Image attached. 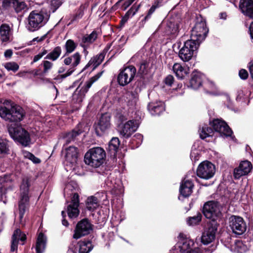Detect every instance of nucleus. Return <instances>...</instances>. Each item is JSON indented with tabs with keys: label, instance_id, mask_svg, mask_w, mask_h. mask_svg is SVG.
<instances>
[{
	"label": "nucleus",
	"instance_id": "obj_1",
	"mask_svg": "<svg viewBox=\"0 0 253 253\" xmlns=\"http://www.w3.org/2000/svg\"><path fill=\"white\" fill-rule=\"evenodd\" d=\"M0 105V117L6 121L18 122L23 120L25 116L24 110L19 106L13 105L11 101L5 100Z\"/></svg>",
	"mask_w": 253,
	"mask_h": 253
},
{
	"label": "nucleus",
	"instance_id": "obj_2",
	"mask_svg": "<svg viewBox=\"0 0 253 253\" xmlns=\"http://www.w3.org/2000/svg\"><path fill=\"white\" fill-rule=\"evenodd\" d=\"M49 18V14L45 11L33 10L28 17L27 28L29 31H36L44 26Z\"/></svg>",
	"mask_w": 253,
	"mask_h": 253
},
{
	"label": "nucleus",
	"instance_id": "obj_3",
	"mask_svg": "<svg viewBox=\"0 0 253 253\" xmlns=\"http://www.w3.org/2000/svg\"><path fill=\"white\" fill-rule=\"evenodd\" d=\"M31 185V180L30 178L25 176L22 178L20 185V198L19 203V218L21 222L28 206L29 188Z\"/></svg>",
	"mask_w": 253,
	"mask_h": 253
},
{
	"label": "nucleus",
	"instance_id": "obj_4",
	"mask_svg": "<svg viewBox=\"0 0 253 253\" xmlns=\"http://www.w3.org/2000/svg\"><path fill=\"white\" fill-rule=\"evenodd\" d=\"M106 158V152L101 147L90 149L85 154L84 162L92 167L98 168L102 165Z\"/></svg>",
	"mask_w": 253,
	"mask_h": 253
},
{
	"label": "nucleus",
	"instance_id": "obj_5",
	"mask_svg": "<svg viewBox=\"0 0 253 253\" xmlns=\"http://www.w3.org/2000/svg\"><path fill=\"white\" fill-rule=\"evenodd\" d=\"M9 133L15 141L27 146L29 145L31 141L28 132L17 124L11 125L8 128Z\"/></svg>",
	"mask_w": 253,
	"mask_h": 253
},
{
	"label": "nucleus",
	"instance_id": "obj_6",
	"mask_svg": "<svg viewBox=\"0 0 253 253\" xmlns=\"http://www.w3.org/2000/svg\"><path fill=\"white\" fill-rule=\"evenodd\" d=\"M209 32L206 21L203 18H198L195 26L191 30V39L198 43H200L205 39Z\"/></svg>",
	"mask_w": 253,
	"mask_h": 253
},
{
	"label": "nucleus",
	"instance_id": "obj_7",
	"mask_svg": "<svg viewBox=\"0 0 253 253\" xmlns=\"http://www.w3.org/2000/svg\"><path fill=\"white\" fill-rule=\"evenodd\" d=\"M199 46L198 42L190 40L186 41L179 51V57L184 62L190 61L196 53Z\"/></svg>",
	"mask_w": 253,
	"mask_h": 253
},
{
	"label": "nucleus",
	"instance_id": "obj_8",
	"mask_svg": "<svg viewBox=\"0 0 253 253\" xmlns=\"http://www.w3.org/2000/svg\"><path fill=\"white\" fill-rule=\"evenodd\" d=\"M103 72H99L86 81L84 85L80 87V85L76 89L73 95V100L77 103H81L83 101L86 93L92 84L96 82L102 76Z\"/></svg>",
	"mask_w": 253,
	"mask_h": 253
},
{
	"label": "nucleus",
	"instance_id": "obj_9",
	"mask_svg": "<svg viewBox=\"0 0 253 253\" xmlns=\"http://www.w3.org/2000/svg\"><path fill=\"white\" fill-rule=\"evenodd\" d=\"M203 212L207 218L215 220L221 215V207L217 202H208L204 205Z\"/></svg>",
	"mask_w": 253,
	"mask_h": 253
},
{
	"label": "nucleus",
	"instance_id": "obj_10",
	"mask_svg": "<svg viewBox=\"0 0 253 253\" xmlns=\"http://www.w3.org/2000/svg\"><path fill=\"white\" fill-rule=\"evenodd\" d=\"M136 72V68L133 66H129L123 69L118 76L119 84L125 86L130 83L135 77Z\"/></svg>",
	"mask_w": 253,
	"mask_h": 253
},
{
	"label": "nucleus",
	"instance_id": "obj_11",
	"mask_svg": "<svg viewBox=\"0 0 253 253\" xmlns=\"http://www.w3.org/2000/svg\"><path fill=\"white\" fill-rule=\"evenodd\" d=\"M92 226L93 225L87 219H82L76 225L73 238L78 239L89 234L92 230Z\"/></svg>",
	"mask_w": 253,
	"mask_h": 253
},
{
	"label": "nucleus",
	"instance_id": "obj_12",
	"mask_svg": "<svg viewBox=\"0 0 253 253\" xmlns=\"http://www.w3.org/2000/svg\"><path fill=\"white\" fill-rule=\"evenodd\" d=\"M215 172V167L209 161L201 163L197 169V175L202 178L208 179L212 177Z\"/></svg>",
	"mask_w": 253,
	"mask_h": 253
},
{
	"label": "nucleus",
	"instance_id": "obj_13",
	"mask_svg": "<svg viewBox=\"0 0 253 253\" xmlns=\"http://www.w3.org/2000/svg\"><path fill=\"white\" fill-rule=\"evenodd\" d=\"M229 225L233 232L237 235L243 234L247 229L244 220L238 216L232 215L230 217Z\"/></svg>",
	"mask_w": 253,
	"mask_h": 253
},
{
	"label": "nucleus",
	"instance_id": "obj_14",
	"mask_svg": "<svg viewBox=\"0 0 253 253\" xmlns=\"http://www.w3.org/2000/svg\"><path fill=\"white\" fill-rule=\"evenodd\" d=\"M194 245L193 240L189 238L184 237L183 235L180 234L178 237V240L176 244L174 246L173 253H186L192 250V247Z\"/></svg>",
	"mask_w": 253,
	"mask_h": 253
},
{
	"label": "nucleus",
	"instance_id": "obj_15",
	"mask_svg": "<svg viewBox=\"0 0 253 253\" xmlns=\"http://www.w3.org/2000/svg\"><path fill=\"white\" fill-rule=\"evenodd\" d=\"M138 127V124L135 120H129L124 124L120 125L119 132L121 136L125 138L129 137Z\"/></svg>",
	"mask_w": 253,
	"mask_h": 253
},
{
	"label": "nucleus",
	"instance_id": "obj_16",
	"mask_svg": "<svg viewBox=\"0 0 253 253\" xmlns=\"http://www.w3.org/2000/svg\"><path fill=\"white\" fill-rule=\"evenodd\" d=\"M211 126L215 131L218 132L221 136H229L232 131L227 124L223 121L217 119L213 120Z\"/></svg>",
	"mask_w": 253,
	"mask_h": 253
},
{
	"label": "nucleus",
	"instance_id": "obj_17",
	"mask_svg": "<svg viewBox=\"0 0 253 253\" xmlns=\"http://www.w3.org/2000/svg\"><path fill=\"white\" fill-rule=\"evenodd\" d=\"M110 117L107 114L102 115L98 123L95 126V131L98 135H101L110 127Z\"/></svg>",
	"mask_w": 253,
	"mask_h": 253
},
{
	"label": "nucleus",
	"instance_id": "obj_18",
	"mask_svg": "<svg viewBox=\"0 0 253 253\" xmlns=\"http://www.w3.org/2000/svg\"><path fill=\"white\" fill-rule=\"evenodd\" d=\"M79 196L77 193H75L72 198L71 204L67 207V212L69 217L75 218L79 214Z\"/></svg>",
	"mask_w": 253,
	"mask_h": 253
},
{
	"label": "nucleus",
	"instance_id": "obj_19",
	"mask_svg": "<svg viewBox=\"0 0 253 253\" xmlns=\"http://www.w3.org/2000/svg\"><path fill=\"white\" fill-rule=\"evenodd\" d=\"M26 239V235L21 232L19 229H16L12 235L11 248V252H14L17 249L18 244L19 241L22 242V244H24V242Z\"/></svg>",
	"mask_w": 253,
	"mask_h": 253
},
{
	"label": "nucleus",
	"instance_id": "obj_20",
	"mask_svg": "<svg viewBox=\"0 0 253 253\" xmlns=\"http://www.w3.org/2000/svg\"><path fill=\"white\" fill-rule=\"evenodd\" d=\"M111 45L112 43L108 44L101 53L92 58L86 65L84 69H87L90 66L92 65L93 67V69H94L96 67L99 65L103 61L106 53L110 48Z\"/></svg>",
	"mask_w": 253,
	"mask_h": 253
},
{
	"label": "nucleus",
	"instance_id": "obj_21",
	"mask_svg": "<svg viewBox=\"0 0 253 253\" xmlns=\"http://www.w3.org/2000/svg\"><path fill=\"white\" fill-rule=\"evenodd\" d=\"M217 228L215 226L211 225L203 233L201 242L204 245H208L212 242L214 238Z\"/></svg>",
	"mask_w": 253,
	"mask_h": 253
},
{
	"label": "nucleus",
	"instance_id": "obj_22",
	"mask_svg": "<svg viewBox=\"0 0 253 253\" xmlns=\"http://www.w3.org/2000/svg\"><path fill=\"white\" fill-rule=\"evenodd\" d=\"M172 70L178 79H184L189 73V69L186 66H182L180 63H174L172 66Z\"/></svg>",
	"mask_w": 253,
	"mask_h": 253
},
{
	"label": "nucleus",
	"instance_id": "obj_23",
	"mask_svg": "<svg viewBox=\"0 0 253 253\" xmlns=\"http://www.w3.org/2000/svg\"><path fill=\"white\" fill-rule=\"evenodd\" d=\"M239 6L243 13L253 18V0H241Z\"/></svg>",
	"mask_w": 253,
	"mask_h": 253
},
{
	"label": "nucleus",
	"instance_id": "obj_24",
	"mask_svg": "<svg viewBox=\"0 0 253 253\" xmlns=\"http://www.w3.org/2000/svg\"><path fill=\"white\" fill-rule=\"evenodd\" d=\"M65 159L66 161L72 164L76 163L78 155L77 148L75 147L70 146L65 149Z\"/></svg>",
	"mask_w": 253,
	"mask_h": 253
},
{
	"label": "nucleus",
	"instance_id": "obj_25",
	"mask_svg": "<svg viewBox=\"0 0 253 253\" xmlns=\"http://www.w3.org/2000/svg\"><path fill=\"white\" fill-rule=\"evenodd\" d=\"M71 58L72 59L71 67L68 70L65 74L60 75V78L62 79H64L71 75L75 71L76 67L79 65L80 62L81 56L78 52H76L71 56Z\"/></svg>",
	"mask_w": 253,
	"mask_h": 253
},
{
	"label": "nucleus",
	"instance_id": "obj_26",
	"mask_svg": "<svg viewBox=\"0 0 253 253\" xmlns=\"http://www.w3.org/2000/svg\"><path fill=\"white\" fill-rule=\"evenodd\" d=\"M194 185L189 180H184L180 187V194L184 197H188L192 192Z\"/></svg>",
	"mask_w": 253,
	"mask_h": 253
},
{
	"label": "nucleus",
	"instance_id": "obj_27",
	"mask_svg": "<svg viewBox=\"0 0 253 253\" xmlns=\"http://www.w3.org/2000/svg\"><path fill=\"white\" fill-rule=\"evenodd\" d=\"M203 75L200 72H194L191 75L190 81V87L194 89H198L202 84Z\"/></svg>",
	"mask_w": 253,
	"mask_h": 253
},
{
	"label": "nucleus",
	"instance_id": "obj_28",
	"mask_svg": "<svg viewBox=\"0 0 253 253\" xmlns=\"http://www.w3.org/2000/svg\"><path fill=\"white\" fill-rule=\"evenodd\" d=\"M148 108L153 115H159L165 110V105L162 101L151 102L148 104Z\"/></svg>",
	"mask_w": 253,
	"mask_h": 253
},
{
	"label": "nucleus",
	"instance_id": "obj_29",
	"mask_svg": "<svg viewBox=\"0 0 253 253\" xmlns=\"http://www.w3.org/2000/svg\"><path fill=\"white\" fill-rule=\"evenodd\" d=\"M81 125L79 124L77 127L71 132L67 133L63 138L66 144H68L72 141H73L76 136L80 134L82 132V130L81 129Z\"/></svg>",
	"mask_w": 253,
	"mask_h": 253
},
{
	"label": "nucleus",
	"instance_id": "obj_30",
	"mask_svg": "<svg viewBox=\"0 0 253 253\" xmlns=\"http://www.w3.org/2000/svg\"><path fill=\"white\" fill-rule=\"evenodd\" d=\"M46 238L44 234L40 233L38 237L36 250V253H42L45 249L46 245Z\"/></svg>",
	"mask_w": 253,
	"mask_h": 253
},
{
	"label": "nucleus",
	"instance_id": "obj_31",
	"mask_svg": "<svg viewBox=\"0 0 253 253\" xmlns=\"http://www.w3.org/2000/svg\"><path fill=\"white\" fill-rule=\"evenodd\" d=\"M11 33V29L8 25L3 24L0 26V36L2 42L9 41Z\"/></svg>",
	"mask_w": 253,
	"mask_h": 253
},
{
	"label": "nucleus",
	"instance_id": "obj_32",
	"mask_svg": "<svg viewBox=\"0 0 253 253\" xmlns=\"http://www.w3.org/2000/svg\"><path fill=\"white\" fill-rule=\"evenodd\" d=\"M97 198L94 196H90L87 199L86 203V209L89 211H94L99 206Z\"/></svg>",
	"mask_w": 253,
	"mask_h": 253
},
{
	"label": "nucleus",
	"instance_id": "obj_33",
	"mask_svg": "<svg viewBox=\"0 0 253 253\" xmlns=\"http://www.w3.org/2000/svg\"><path fill=\"white\" fill-rule=\"evenodd\" d=\"M79 253H88L92 249L90 241H80L78 243Z\"/></svg>",
	"mask_w": 253,
	"mask_h": 253
},
{
	"label": "nucleus",
	"instance_id": "obj_34",
	"mask_svg": "<svg viewBox=\"0 0 253 253\" xmlns=\"http://www.w3.org/2000/svg\"><path fill=\"white\" fill-rule=\"evenodd\" d=\"M9 151L8 141L6 139L0 138V158L8 154Z\"/></svg>",
	"mask_w": 253,
	"mask_h": 253
},
{
	"label": "nucleus",
	"instance_id": "obj_35",
	"mask_svg": "<svg viewBox=\"0 0 253 253\" xmlns=\"http://www.w3.org/2000/svg\"><path fill=\"white\" fill-rule=\"evenodd\" d=\"M125 97L126 98L125 100L130 106H133L135 105L138 100V95L136 93L134 92H127L125 95Z\"/></svg>",
	"mask_w": 253,
	"mask_h": 253
},
{
	"label": "nucleus",
	"instance_id": "obj_36",
	"mask_svg": "<svg viewBox=\"0 0 253 253\" xmlns=\"http://www.w3.org/2000/svg\"><path fill=\"white\" fill-rule=\"evenodd\" d=\"M119 145L120 141L119 138L117 137H113L110 141L108 146V149L110 153L115 155Z\"/></svg>",
	"mask_w": 253,
	"mask_h": 253
},
{
	"label": "nucleus",
	"instance_id": "obj_37",
	"mask_svg": "<svg viewBox=\"0 0 253 253\" xmlns=\"http://www.w3.org/2000/svg\"><path fill=\"white\" fill-rule=\"evenodd\" d=\"M61 53V48L59 46H57L54 49L49 53L45 57L46 59L51 60L52 61L56 60L60 55Z\"/></svg>",
	"mask_w": 253,
	"mask_h": 253
},
{
	"label": "nucleus",
	"instance_id": "obj_38",
	"mask_svg": "<svg viewBox=\"0 0 253 253\" xmlns=\"http://www.w3.org/2000/svg\"><path fill=\"white\" fill-rule=\"evenodd\" d=\"M213 132V130L211 127L205 125L201 129H200V136L202 139H204L208 137L212 136Z\"/></svg>",
	"mask_w": 253,
	"mask_h": 253
},
{
	"label": "nucleus",
	"instance_id": "obj_39",
	"mask_svg": "<svg viewBox=\"0 0 253 253\" xmlns=\"http://www.w3.org/2000/svg\"><path fill=\"white\" fill-rule=\"evenodd\" d=\"M97 37V34L96 31H94L90 34L84 36L82 41L84 43H90L94 42Z\"/></svg>",
	"mask_w": 253,
	"mask_h": 253
},
{
	"label": "nucleus",
	"instance_id": "obj_40",
	"mask_svg": "<svg viewBox=\"0 0 253 253\" xmlns=\"http://www.w3.org/2000/svg\"><path fill=\"white\" fill-rule=\"evenodd\" d=\"M3 66L8 71H12L15 73L17 71L19 68V66L17 63L14 62H9L4 64Z\"/></svg>",
	"mask_w": 253,
	"mask_h": 253
},
{
	"label": "nucleus",
	"instance_id": "obj_41",
	"mask_svg": "<svg viewBox=\"0 0 253 253\" xmlns=\"http://www.w3.org/2000/svg\"><path fill=\"white\" fill-rule=\"evenodd\" d=\"M166 28V33L168 35L174 34L177 29L176 25L171 21L167 23Z\"/></svg>",
	"mask_w": 253,
	"mask_h": 253
},
{
	"label": "nucleus",
	"instance_id": "obj_42",
	"mask_svg": "<svg viewBox=\"0 0 253 253\" xmlns=\"http://www.w3.org/2000/svg\"><path fill=\"white\" fill-rule=\"evenodd\" d=\"M202 218V215L200 213H198L196 215L189 217L187 220V223L189 225H195L199 223Z\"/></svg>",
	"mask_w": 253,
	"mask_h": 253
},
{
	"label": "nucleus",
	"instance_id": "obj_43",
	"mask_svg": "<svg viewBox=\"0 0 253 253\" xmlns=\"http://www.w3.org/2000/svg\"><path fill=\"white\" fill-rule=\"evenodd\" d=\"M22 155L25 158L30 160L35 164H39L41 162V160L39 158L29 152L24 151L22 152Z\"/></svg>",
	"mask_w": 253,
	"mask_h": 253
},
{
	"label": "nucleus",
	"instance_id": "obj_44",
	"mask_svg": "<svg viewBox=\"0 0 253 253\" xmlns=\"http://www.w3.org/2000/svg\"><path fill=\"white\" fill-rule=\"evenodd\" d=\"M76 46L77 45L73 41L71 40H67L65 45L66 53H70L72 52L75 49Z\"/></svg>",
	"mask_w": 253,
	"mask_h": 253
},
{
	"label": "nucleus",
	"instance_id": "obj_45",
	"mask_svg": "<svg viewBox=\"0 0 253 253\" xmlns=\"http://www.w3.org/2000/svg\"><path fill=\"white\" fill-rule=\"evenodd\" d=\"M239 166L247 174L251 171L252 168V164L248 161L242 162Z\"/></svg>",
	"mask_w": 253,
	"mask_h": 253
},
{
	"label": "nucleus",
	"instance_id": "obj_46",
	"mask_svg": "<svg viewBox=\"0 0 253 253\" xmlns=\"http://www.w3.org/2000/svg\"><path fill=\"white\" fill-rule=\"evenodd\" d=\"M63 0H51L50 2L51 9L54 12L63 3Z\"/></svg>",
	"mask_w": 253,
	"mask_h": 253
},
{
	"label": "nucleus",
	"instance_id": "obj_47",
	"mask_svg": "<svg viewBox=\"0 0 253 253\" xmlns=\"http://www.w3.org/2000/svg\"><path fill=\"white\" fill-rule=\"evenodd\" d=\"M26 5L24 2H20L18 0H16V2L14 3V5H13V8H14L17 12H19L22 9H24Z\"/></svg>",
	"mask_w": 253,
	"mask_h": 253
},
{
	"label": "nucleus",
	"instance_id": "obj_48",
	"mask_svg": "<svg viewBox=\"0 0 253 253\" xmlns=\"http://www.w3.org/2000/svg\"><path fill=\"white\" fill-rule=\"evenodd\" d=\"M86 8V6L85 4H83L81 5L79 9H78L77 12L75 15L74 20L77 19L81 18L84 14V10Z\"/></svg>",
	"mask_w": 253,
	"mask_h": 253
},
{
	"label": "nucleus",
	"instance_id": "obj_49",
	"mask_svg": "<svg viewBox=\"0 0 253 253\" xmlns=\"http://www.w3.org/2000/svg\"><path fill=\"white\" fill-rule=\"evenodd\" d=\"M148 66L149 63L147 62L143 61L142 62L139 66L138 70L139 73L141 74H146L147 72Z\"/></svg>",
	"mask_w": 253,
	"mask_h": 253
},
{
	"label": "nucleus",
	"instance_id": "obj_50",
	"mask_svg": "<svg viewBox=\"0 0 253 253\" xmlns=\"http://www.w3.org/2000/svg\"><path fill=\"white\" fill-rule=\"evenodd\" d=\"M16 2V0H3L2 6L5 9L13 8V5Z\"/></svg>",
	"mask_w": 253,
	"mask_h": 253
},
{
	"label": "nucleus",
	"instance_id": "obj_51",
	"mask_svg": "<svg viewBox=\"0 0 253 253\" xmlns=\"http://www.w3.org/2000/svg\"><path fill=\"white\" fill-rule=\"evenodd\" d=\"M140 6V4H139L137 6L133 5L131 8L126 13V15H127V16H128L129 18L132 17L138 11Z\"/></svg>",
	"mask_w": 253,
	"mask_h": 253
},
{
	"label": "nucleus",
	"instance_id": "obj_52",
	"mask_svg": "<svg viewBox=\"0 0 253 253\" xmlns=\"http://www.w3.org/2000/svg\"><path fill=\"white\" fill-rule=\"evenodd\" d=\"M247 174L242 170V169L239 166L237 168H236L234 170V175L235 178L239 179L241 176L245 175Z\"/></svg>",
	"mask_w": 253,
	"mask_h": 253
},
{
	"label": "nucleus",
	"instance_id": "obj_53",
	"mask_svg": "<svg viewBox=\"0 0 253 253\" xmlns=\"http://www.w3.org/2000/svg\"><path fill=\"white\" fill-rule=\"evenodd\" d=\"M43 72L46 73L48 71L51 69L53 64L48 61H44L43 62Z\"/></svg>",
	"mask_w": 253,
	"mask_h": 253
},
{
	"label": "nucleus",
	"instance_id": "obj_54",
	"mask_svg": "<svg viewBox=\"0 0 253 253\" xmlns=\"http://www.w3.org/2000/svg\"><path fill=\"white\" fill-rule=\"evenodd\" d=\"M174 78L172 76L169 75L165 79V83L166 84L171 86L173 83Z\"/></svg>",
	"mask_w": 253,
	"mask_h": 253
},
{
	"label": "nucleus",
	"instance_id": "obj_55",
	"mask_svg": "<svg viewBox=\"0 0 253 253\" xmlns=\"http://www.w3.org/2000/svg\"><path fill=\"white\" fill-rule=\"evenodd\" d=\"M239 76L242 79H246L248 77V74L246 70L242 69L239 71Z\"/></svg>",
	"mask_w": 253,
	"mask_h": 253
},
{
	"label": "nucleus",
	"instance_id": "obj_56",
	"mask_svg": "<svg viewBox=\"0 0 253 253\" xmlns=\"http://www.w3.org/2000/svg\"><path fill=\"white\" fill-rule=\"evenodd\" d=\"M156 8V6L155 5H153L150 8V9L148 12V14H147V15L145 16V17L144 18L145 20H147L150 17L152 14L155 11Z\"/></svg>",
	"mask_w": 253,
	"mask_h": 253
},
{
	"label": "nucleus",
	"instance_id": "obj_57",
	"mask_svg": "<svg viewBox=\"0 0 253 253\" xmlns=\"http://www.w3.org/2000/svg\"><path fill=\"white\" fill-rule=\"evenodd\" d=\"M46 37V34L44 35L43 36L41 37H37L33 40V42H41L43 41Z\"/></svg>",
	"mask_w": 253,
	"mask_h": 253
},
{
	"label": "nucleus",
	"instance_id": "obj_58",
	"mask_svg": "<svg viewBox=\"0 0 253 253\" xmlns=\"http://www.w3.org/2000/svg\"><path fill=\"white\" fill-rule=\"evenodd\" d=\"M64 63L66 65H72V59L71 57H67L64 59Z\"/></svg>",
	"mask_w": 253,
	"mask_h": 253
},
{
	"label": "nucleus",
	"instance_id": "obj_59",
	"mask_svg": "<svg viewBox=\"0 0 253 253\" xmlns=\"http://www.w3.org/2000/svg\"><path fill=\"white\" fill-rule=\"evenodd\" d=\"M12 55V51L10 49H7L4 52V56L6 57H10Z\"/></svg>",
	"mask_w": 253,
	"mask_h": 253
},
{
	"label": "nucleus",
	"instance_id": "obj_60",
	"mask_svg": "<svg viewBox=\"0 0 253 253\" xmlns=\"http://www.w3.org/2000/svg\"><path fill=\"white\" fill-rule=\"evenodd\" d=\"M249 32L251 38L253 40V22L250 24L249 27Z\"/></svg>",
	"mask_w": 253,
	"mask_h": 253
},
{
	"label": "nucleus",
	"instance_id": "obj_61",
	"mask_svg": "<svg viewBox=\"0 0 253 253\" xmlns=\"http://www.w3.org/2000/svg\"><path fill=\"white\" fill-rule=\"evenodd\" d=\"M27 73L33 74L34 76H37L39 75V70H31V71H27Z\"/></svg>",
	"mask_w": 253,
	"mask_h": 253
},
{
	"label": "nucleus",
	"instance_id": "obj_62",
	"mask_svg": "<svg viewBox=\"0 0 253 253\" xmlns=\"http://www.w3.org/2000/svg\"><path fill=\"white\" fill-rule=\"evenodd\" d=\"M186 253H200V249L198 248H194V249L189 250Z\"/></svg>",
	"mask_w": 253,
	"mask_h": 253
},
{
	"label": "nucleus",
	"instance_id": "obj_63",
	"mask_svg": "<svg viewBox=\"0 0 253 253\" xmlns=\"http://www.w3.org/2000/svg\"><path fill=\"white\" fill-rule=\"evenodd\" d=\"M67 253H77V251L75 250V249H74V247L71 245L70 246L69 249L67 252Z\"/></svg>",
	"mask_w": 253,
	"mask_h": 253
},
{
	"label": "nucleus",
	"instance_id": "obj_64",
	"mask_svg": "<svg viewBox=\"0 0 253 253\" xmlns=\"http://www.w3.org/2000/svg\"><path fill=\"white\" fill-rule=\"evenodd\" d=\"M41 58H42L41 56L39 54H38V55H36V56H34V59H33V62H36L38 60H39Z\"/></svg>",
	"mask_w": 253,
	"mask_h": 253
}]
</instances>
